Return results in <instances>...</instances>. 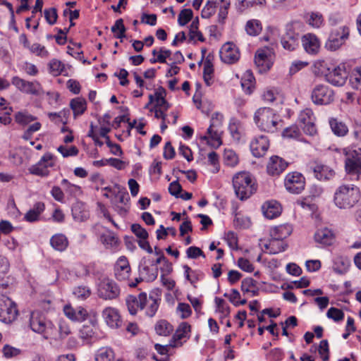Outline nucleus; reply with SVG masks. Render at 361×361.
<instances>
[{"label":"nucleus","mask_w":361,"mask_h":361,"mask_svg":"<svg viewBox=\"0 0 361 361\" xmlns=\"http://www.w3.org/2000/svg\"><path fill=\"white\" fill-rule=\"evenodd\" d=\"M361 199L360 188L353 183H342L334 190L333 203L341 210L354 209Z\"/></svg>","instance_id":"nucleus-1"},{"label":"nucleus","mask_w":361,"mask_h":361,"mask_svg":"<svg viewBox=\"0 0 361 361\" xmlns=\"http://www.w3.org/2000/svg\"><path fill=\"white\" fill-rule=\"evenodd\" d=\"M254 121L262 131L274 133L278 130L281 119L274 110L263 107L255 113Z\"/></svg>","instance_id":"nucleus-2"},{"label":"nucleus","mask_w":361,"mask_h":361,"mask_svg":"<svg viewBox=\"0 0 361 361\" xmlns=\"http://www.w3.org/2000/svg\"><path fill=\"white\" fill-rule=\"evenodd\" d=\"M233 185L235 195L241 200H247L257 190L255 180L247 172L235 174L233 178Z\"/></svg>","instance_id":"nucleus-3"},{"label":"nucleus","mask_w":361,"mask_h":361,"mask_svg":"<svg viewBox=\"0 0 361 361\" xmlns=\"http://www.w3.org/2000/svg\"><path fill=\"white\" fill-rule=\"evenodd\" d=\"M301 25L299 21H291L286 25L285 32L281 38V44L284 49L292 51L298 47L300 40L298 30Z\"/></svg>","instance_id":"nucleus-4"},{"label":"nucleus","mask_w":361,"mask_h":361,"mask_svg":"<svg viewBox=\"0 0 361 361\" xmlns=\"http://www.w3.org/2000/svg\"><path fill=\"white\" fill-rule=\"evenodd\" d=\"M349 36L350 28L347 24L341 25L338 27H332L324 47L329 51H336L345 43Z\"/></svg>","instance_id":"nucleus-5"},{"label":"nucleus","mask_w":361,"mask_h":361,"mask_svg":"<svg viewBox=\"0 0 361 361\" xmlns=\"http://www.w3.org/2000/svg\"><path fill=\"white\" fill-rule=\"evenodd\" d=\"M30 326L33 331L42 334L45 339H48L52 335L54 329L52 322L37 311L32 312Z\"/></svg>","instance_id":"nucleus-6"},{"label":"nucleus","mask_w":361,"mask_h":361,"mask_svg":"<svg viewBox=\"0 0 361 361\" xmlns=\"http://www.w3.org/2000/svg\"><path fill=\"white\" fill-rule=\"evenodd\" d=\"M343 153L345 156V169L347 173L356 175L358 179L361 174V149L345 148Z\"/></svg>","instance_id":"nucleus-7"},{"label":"nucleus","mask_w":361,"mask_h":361,"mask_svg":"<svg viewBox=\"0 0 361 361\" xmlns=\"http://www.w3.org/2000/svg\"><path fill=\"white\" fill-rule=\"evenodd\" d=\"M334 92L328 85H316L311 92V100L316 105H328L334 100Z\"/></svg>","instance_id":"nucleus-8"},{"label":"nucleus","mask_w":361,"mask_h":361,"mask_svg":"<svg viewBox=\"0 0 361 361\" xmlns=\"http://www.w3.org/2000/svg\"><path fill=\"white\" fill-rule=\"evenodd\" d=\"M161 263V259L144 257L139 264L140 276L147 281H154L158 276L157 264Z\"/></svg>","instance_id":"nucleus-9"},{"label":"nucleus","mask_w":361,"mask_h":361,"mask_svg":"<svg viewBox=\"0 0 361 361\" xmlns=\"http://www.w3.org/2000/svg\"><path fill=\"white\" fill-rule=\"evenodd\" d=\"M18 313L16 303L9 298L1 295L0 297V321L6 324L11 323L16 319Z\"/></svg>","instance_id":"nucleus-10"},{"label":"nucleus","mask_w":361,"mask_h":361,"mask_svg":"<svg viewBox=\"0 0 361 361\" xmlns=\"http://www.w3.org/2000/svg\"><path fill=\"white\" fill-rule=\"evenodd\" d=\"M224 116L219 112H215L212 115L210 125L207 129V135L202 137V139L208 140L210 139L214 141V145H220L221 142V130L220 128L222 125Z\"/></svg>","instance_id":"nucleus-11"},{"label":"nucleus","mask_w":361,"mask_h":361,"mask_svg":"<svg viewBox=\"0 0 361 361\" xmlns=\"http://www.w3.org/2000/svg\"><path fill=\"white\" fill-rule=\"evenodd\" d=\"M274 51L272 48L264 47L257 49L255 56V63L259 72L269 71L273 65Z\"/></svg>","instance_id":"nucleus-12"},{"label":"nucleus","mask_w":361,"mask_h":361,"mask_svg":"<svg viewBox=\"0 0 361 361\" xmlns=\"http://www.w3.org/2000/svg\"><path fill=\"white\" fill-rule=\"evenodd\" d=\"M284 186L289 192L299 194L305 189V178L301 173L290 172L285 177Z\"/></svg>","instance_id":"nucleus-13"},{"label":"nucleus","mask_w":361,"mask_h":361,"mask_svg":"<svg viewBox=\"0 0 361 361\" xmlns=\"http://www.w3.org/2000/svg\"><path fill=\"white\" fill-rule=\"evenodd\" d=\"M55 165L54 156L49 153H45L40 160L36 164L32 165L29 171L31 174L47 177L49 175V168L53 167Z\"/></svg>","instance_id":"nucleus-14"},{"label":"nucleus","mask_w":361,"mask_h":361,"mask_svg":"<svg viewBox=\"0 0 361 361\" xmlns=\"http://www.w3.org/2000/svg\"><path fill=\"white\" fill-rule=\"evenodd\" d=\"M298 121L306 135L314 136L317 134V130L315 125L316 118L311 109L306 108L301 111L298 116Z\"/></svg>","instance_id":"nucleus-15"},{"label":"nucleus","mask_w":361,"mask_h":361,"mask_svg":"<svg viewBox=\"0 0 361 361\" xmlns=\"http://www.w3.org/2000/svg\"><path fill=\"white\" fill-rule=\"evenodd\" d=\"M11 82L20 92L27 94L37 96L43 92L41 84L37 80L30 82L18 76H14Z\"/></svg>","instance_id":"nucleus-16"},{"label":"nucleus","mask_w":361,"mask_h":361,"mask_svg":"<svg viewBox=\"0 0 361 361\" xmlns=\"http://www.w3.org/2000/svg\"><path fill=\"white\" fill-rule=\"evenodd\" d=\"M348 78V73L346 71L345 65L341 63L337 66H332L326 78L329 83L336 87L343 86Z\"/></svg>","instance_id":"nucleus-17"},{"label":"nucleus","mask_w":361,"mask_h":361,"mask_svg":"<svg viewBox=\"0 0 361 361\" xmlns=\"http://www.w3.org/2000/svg\"><path fill=\"white\" fill-rule=\"evenodd\" d=\"M120 294V288L117 284L109 279L102 280L99 284L98 295L104 300H113Z\"/></svg>","instance_id":"nucleus-18"},{"label":"nucleus","mask_w":361,"mask_h":361,"mask_svg":"<svg viewBox=\"0 0 361 361\" xmlns=\"http://www.w3.org/2000/svg\"><path fill=\"white\" fill-rule=\"evenodd\" d=\"M220 58L225 63H234L240 59V51L238 47L233 42H226L221 48Z\"/></svg>","instance_id":"nucleus-19"},{"label":"nucleus","mask_w":361,"mask_h":361,"mask_svg":"<svg viewBox=\"0 0 361 361\" xmlns=\"http://www.w3.org/2000/svg\"><path fill=\"white\" fill-rule=\"evenodd\" d=\"M269 147V140L267 136L260 135L252 138L250 148L252 155L255 157H262Z\"/></svg>","instance_id":"nucleus-20"},{"label":"nucleus","mask_w":361,"mask_h":361,"mask_svg":"<svg viewBox=\"0 0 361 361\" xmlns=\"http://www.w3.org/2000/svg\"><path fill=\"white\" fill-rule=\"evenodd\" d=\"M335 239L336 235L334 231L326 226L318 228L314 235L315 243L322 247L333 245Z\"/></svg>","instance_id":"nucleus-21"},{"label":"nucleus","mask_w":361,"mask_h":361,"mask_svg":"<svg viewBox=\"0 0 361 361\" xmlns=\"http://www.w3.org/2000/svg\"><path fill=\"white\" fill-rule=\"evenodd\" d=\"M161 302V294L159 290L151 292L143 304V310L147 317H153L157 312Z\"/></svg>","instance_id":"nucleus-22"},{"label":"nucleus","mask_w":361,"mask_h":361,"mask_svg":"<svg viewBox=\"0 0 361 361\" xmlns=\"http://www.w3.org/2000/svg\"><path fill=\"white\" fill-rule=\"evenodd\" d=\"M288 166V163L283 158L274 155L269 158L267 165V171L269 175L278 176L283 173Z\"/></svg>","instance_id":"nucleus-23"},{"label":"nucleus","mask_w":361,"mask_h":361,"mask_svg":"<svg viewBox=\"0 0 361 361\" xmlns=\"http://www.w3.org/2000/svg\"><path fill=\"white\" fill-rule=\"evenodd\" d=\"M301 42L305 51L311 55L319 53L321 43L317 36L312 33H307L301 37Z\"/></svg>","instance_id":"nucleus-24"},{"label":"nucleus","mask_w":361,"mask_h":361,"mask_svg":"<svg viewBox=\"0 0 361 361\" xmlns=\"http://www.w3.org/2000/svg\"><path fill=\"white\" fill-rule=\"evenodd\" d=\"M145 301L146 293H140L137 295H128L126 298V304L130 314L135 315L138 310H142L143 304Z\"/></svg>","instance_id":"nucleus-25"},{"label":"nucleus","mask_w":361,"mask_h":361,"mask_svg":"<svg viewBox=\"0 0 361 361\" xmlns=\"http://www.w3.org/2000/svg\"><path fill=\"white\" fill-rule=\"evenodd\" d=\"M102 317L106 324L112 329H117L122 324L119 312L114 307H108L104 309Z\"/></svg>","instance_id":"nucleus-26"},{"label":"nucleus","mask_w":361,"mask_h":361,"mask_svg":"<svg viewBox=\"0 0 361 361\" xmlns=\"http://www.w3.org/2000/svg\"><path fill=\"white\" fill-rule=\"evenodd\" d=\"M191 326L187 322H182L176 329L172 340L170 341V345L172 348L180 347L183 345L182 339H188L190 337Z\"/></svg>","instance_id":"nucleus-27"},{"label":"nucleus","mask_w":361,"mask_h":361,"mask_svg":"<svg viewBox=\"0 0 361 361\" xmlns=\"http://www.w3.org/2000/svg\"><path fill=\"white\" fill-rule=\"evenodd\" d=\"M130 267L128 259L124 257H120L114 267V274L118 281H126L130 276Z\"/></svg>","instance_id":"nucleus-28"},{"label":"nucleus","mask_w":361,"mask_h":361,"mask_svg":"<svg viewBox=\"0 0 361 361\" xmlns=\"http://www.w3.org/2000/svg\"><path fill=\"white\" fill-rule=\"evenodd\" d=\"M310 169L319 180H329L335 176V171L331 167L322 164H315L311 166Z\"/></svg>","instance_id":"nucleus-29"},{"label":"nucleus","mask_w":361,"mask_h":361,"mask_svg":"<svg viewBox=\"0 0 361 361\" xmlns=\"http://www.w3.org/2000/svg\"><path fill=\"white\" fill-rule=\"evenodd\" d=\"M63 312L71 320L80 322L85 321L88 315L85 308L79 307L77 309H74L69 305L64 306Z\"/></svg>","instance_id":"nucleus-30"},{"label":"nucleus","mask_w":361,"mask_h":361,"mask_svg":"<svg viewBox=\"0 0 361 361\" xmlns=\"http://www.w3.org/2000/svg\"><path fill=\"white\" fill-rule=\"evenodd\" d=\"M264 216L272 219L279 216L282 211L280 203L276 200H270L264 202L262 207Z\"/></svg>","instance_id":"nucleus-31"},{"label":"nucleus","mask_w":361,"mask_h":361,"mask_svg":"<svg viewBox=\"0 0 361 361\" xmlns=\"http://www.w3.org/2000/svg\"><path fill=\"white\" fill-rule=\"evenodd\" d=\"M263 247L267 252L270 255H276L284 251L286 247V243L276 238L271 237L267 243L263 245Z\"/></svg>","instance_id":"nucleus-32"},{"label":"nucleus","mask_w":361,"mask_h":361,"mask_svg":"<svg viewBox=\"0 0 361 361\" xmlns=\"http://www.w3.org/2000/svg\"><path fill=\"white\" fill-rule=\"evenodd\" d=\"M350 266V260L348 257L343 255L334 257L332 266L334 272L339 274H344L348 271Z\"/></svg>","instance_id":"nucleus-33"},{"label":"nucleus","mask_w":361,"mask_h":361,"mask_svg":"<svg viewBox=\"0 0 361 361\" xmlns=\"http://www.w3.org/2000/svg\"><path fill=\"white\" fill-rule=\"evenodd\" d=\"M183 269L185 279L188 281L193 287L196 288V283L204 278V273L200 269L193 270L187 264H184Z\"/></svg>","instance_id":"nucleus-34"},{"label":"nucleus","mask_w":361,"mask_h":361,"mask_svg":"<svg viewBox=\"0 0 361 361\" xmlns=\"http://www.w3.org/2000/svg\"><path fill=\"white\" fill-rule=\"evenodd\" d=\"M99 240L106 249H115L119 244L118 237L110 230H106L103 232L99 235Z\"/></svg>","instance_id":"nucleus-35"},{"label":"nucleus","mask_w":361,"mask_h":361,"mask_svg":"<svg viewBox=\"0 0 361 361\" xmlns=\"http://www.w3.org/2000/svg\"><path fill=\"white\" fill-rule=\"evenodd\" d=\"M292 231L291 225L288 224H281L271 228L270 236L283 240L291 234Z\"/></svg>","instance_id":"nucleus-36"},{"label":"nucleus","mask_w":361,"mask_h":361,"mask_svg":"<svg viewBox=\"0 0 361 361\" xmlns=\"http://www.w3.org/2000/svg\"><path fill=\"white\" fill-rule=\"evenodd\" d=\"M68 240L67 237L62 233H57L50 238V245L56 251L63 252L68 247Z\"/></svg>","instance_id":"nucleus-37"},{"label":"nucleus","mask_w":361,"mask_h":361,"mask_svg":"<svg viewBox=\"0 0 361 361\" xmlns=\"http://www.w3.org/2000/svg\"><path fill=\"white\" fill-rule=\"evenodd\" d=\"M45 205L42 202H36L24 216V219L27 222H35L39 219L40 214L44 212Z\"/></svg>","instance_id":"nucleus-38"},{"label":"nucleus","mask_w":361,"mask_h":361,"mask_svg":"<svg viewBox=\"0 0 361 361\" xmlns=\"http://www.w3.org/2000/svg\"><path fill=\"white\" fill-rule=\"evenodd\" d=\"M266 4V0H237L235 8L239 13H243L247 9L254 6L263 7Z\"/></svg>","instance_id":"nucleus-39"},{"label":"nucleus","mask_w":361,"mask_h":361,"mask_svg":"<svg viewBox=\"0 0 361 361\" xmlns=\"http://www.w3.org/2000/svg\"><path fill=\"white\" fill-rule=\"evenodd\" d=\"M255 79L250 71H247L241 79V86L245 93L250 94L255 89Z\"/></svg>","instance_id":"nucleus-40"},{"label":"nucleus","mask_w":361,"mask_h":361,"mask_svg":"<svg viewBox=\"0 0 361 361\" xmlns=\"http://www.w3.org/2000/svg\"><path fill=\"white\" fill-rule=\"evenodd\" d=\"M257 282L251 277L244 279L241 282V290L244 293L255 296L258 294Z\"/></svg>","instance_id":"nucleus-41"},{"label":"nucleus","mask_w":361,"mask_h":361,"mask_svg":"<svg viewBox=\"0 0 361 361\" xmlns=\"http://www.w3.org/2000/svg\"><path fill=\"white\" fill-rule=\"evenodd\" d=\"M70 106L73 111L74 117L82 115L87 109V103L85 99L76 97L71 99Z\"/></svg>","instance_id":"nucleus-42"},{"label":"nucleus","mask_w":361,"mask_h":361,"mask_svg":"<svg viewBox=\"0 0 361 361\" xmlns=\"http://www.w3.org/2000/svg\"><path fill=\"white\" fill-rule=\"evenodd\" d=\"M245 30L250 36H257L262 30V25L260 20L251 19L247 21Z\"/></svg>","instance_id":"nucleus-43"},{"label":"nucleus","mask_w":361,"mask_h":361,"mask_svg":"<svg viewBox=\"0 0 361 361\" xmlns=\"http://www.w3.org/2000/svg\"><path fill=\"white\" fill-rule=\"evenodd\" d=\"M329 123L333 133L337 136L343 137L348 133V126L342 121L332 118Z\"/></svg>","instance_id":"nucleus-44"},{"label":"nucleus","mask_w":361,"mask_h":361,"mask_svg":"<svg viewBox=\"0 0 361 361\" xmlns=\"http://www.w3.org/2000/svg\"><path fill=\"white\" fill-rule=\"evenodd\" d=\"M115 353L110 347H102L99 348L95 355L96 361H114Z\"/></svg>","instance_id":"nucleus-45"},{"label":"nucleus","mask_w":361,"mask_h":361,"mask_svg":"<svg viewBox=\"0 0 361 361\" xmlns=\"http://www.w3.org/2000/svg\"><path fill=\"white\" fill-rule=\"evenodd\" d=\"M331 66L327 62L323 60H319L314 62L313 65V72L314 75L318 76H324L326 78V75L329 74Z\"/></svg>","instance_id":"nucleus-46"},{"label":"nucleus","mask_w":361,"mask_h":361,"mask_svg":"<svg viewBox=\"0 0 361 361\" xmlns=\"http://www.w3.org/2000/svg\"><path fill=\"white\" fill-rule=\"evenodd\" d=\"M209 56L207 57L204 63L203 68V78L205 84L207 86H210L213 83L214 76V68L213 64L209 59Z\"/></svg>","instance_id":"nucleus-47"},{"label":"nucleus","mask_w":361,"mask_h":361,"mask_svg":"<svg viewBox=\"0 0 361 361\" xmlns=\"http://www.w3.org/2000/svg\"><path fill=\"white\" fill-rule=\"evenodd\" d=\"M307 23L314 28H319L323 26L324 20L319 12H311L308 14Z\"/></svg>","instance_id":"nucleus-48"},{"label":"nucleus","mask_w":361,"mask_h":361,"mask_svg":"<svg viewBox=\"0 0 361 361\" xmlns=\"http://www.w3.org/2000/svg\"><path fill=\"white\" fill-rule=\"evenodd\" d=\"M91 290L87 286H78L73 288V294L80 300H85L91 295Z\"/></svg>","instance_id":"nucleus-49"},{"label":"nucleus","mask_w":361,"mask_h":361,"mask_svg":"<svg viewBox=\"0 0 361 361\" xmlns=\"http://www.w3.org/2000/svg\"><path fill=\"white\" fill-rule=\"evenodd\" d=\"M224 162L226 166L234 167L239 162L238 157L234 151L226 149L224 153Z\"/></svg>","instance_id":"nucleus-50"},{"label":"nucleus","mask_w":361,"mask_h":361,"mask_svg":"<svg viewBox=\"0 0 361 361\" xmlns=\"http://www.w3.org/2000/svg\"><path fill=\"white\" fill-rule=\"evenodd\" d=\"M35 120L36 117L30 114L27 111H18L15 115L16 122L23 126H26Z\"/></svg>","instance_id":"nucleus-51"},{"label":"nucleus","mask_w":361,"mask_h":361,"mask_svg":"<svg viewBox=\"0 0 361 361\" xmlns=\"http://www.w3.org/2000/svg\"><path fill=\"white\" fill-rule=\"evenodd\" d=\"M199 20L196 18L192 20L190 25L189 36L191 40L197 39L200 42H204V38L202 34L198 30Z\"/></svg>","instance_id":"nucleus-52"},{"label":"nucleus","mask_w":361,"mask_h":361,"mask_svg":"<svg viewBox=\"0 0 361 361\" xmlns=\"http://www.w3.org/2000/svg\"><path fill=\"white\" fill-rule=\"evenodd\" d=\"M172 330V326L166 320H160L155 325V331L160 336H168Z\"/></svg>","instance_id":"nucleus-53"},{"label":"nucleus","mask_w":361,"mask_h":361,"mask_svg":"<svg viewBox=\"0 0 361 361\" xmlns=\"http://www.w3.org/2000/svg\"><path fill=\"white\" fill-rule=\"evenodd\" d=\"M30 51L41 58L47 59L49 57V51L44 46L39 43L32 44L28 49Z\"/></svg>","instance_id":"nucleus-54"},{"label":"nucleus","mask_w":361,"mask_h":361,"mask_svg":"<svg viewBox=\"0 0 361 361\" xmlns=\"http://www.w3.org/2000/svg\"><path fill=\"white\" fill-rule=\"evenodd\" d=\"M111 31L115 34V37L118 39L125 37L126 27L121 18L116 20L114 25L111 27Z\"/></svg>","instance_id":"nucleus-55"},{"label":"nucleus","mask_w":361,"mask_h":361,"mask_svg":"<svg viewBox=\"0 0 361 361\" xmlns=\"http://www.w3.org/2000/svg\"><path fill=\"white\" fill-rule=\"evenodd\" d=\"M300 130L296 125H293L285 128L282 133L283 137L290 139H297L300 136Z\"/></svg>","instance_id":"nucleus-56"},{"label":"nucleus","mask_w":361,"mask_h":361,"mask_svg":"<svg viewBox=\"0 0 361 361\" xmlns=\"http://www.w3.org/2000/svg\"><path fill=\"white\" fill-rule=\"evenodd\" d=\"M50 73L54 75H61L64 70V65L57 59H52L49 63Z\"/></svg>","instance_id":"nucleus-57"},{"label":"nucleus","mask_w":361,"mask_h":361,"mask_svg":"<svg viewBox=\"0 0 361 361\" xmlns=\"http://www.w3.org/2000/svg\"><path fill=\"white\" fill-rule=\"evenodd\" d=\"M193 16L192 11L190 8L183 9L179 15L178 18V24L180 26L185 25L188 22L190 21Z\"/></svg>","instance_id":"nucleus-58"},{"label":"nucleus","mask_w":361,"mask_h":361,"mask_svg":"<svg viewBox=\"0 0 361 361\" xmlns=\"http://www.w3.org/2000/svg\"><path fill=\"white\" fill-rule=\"evenodd\" d=\"M328 318L333 319L334 322H338L343 319L344 312L338 308L331 307L326 312Z\"/></svg>","instance_id":"nucleus-59"},{"label":"nucleus","mask_w":361,"mask_h":361,"mask_svg":"<svg viewBox=\"0 0 361 361\" xmlns=\"http://www.w3.org/2000/svg\"><path fill=\"white\" fill-rule=\"evenodd\" d=\"M319 354L323 361H327L329 359V348L327 340H322L320 341L319 349Z\"/></svg>","instance_id":"nucleus-60"},{"label":"nucleus","mask_w":361,"mask_h":361,"mask_svg":"<svg viewBox=\"0 0 361 361\" xmlns=\"http://www.w3.org/2000/svg\"><path fill=\"white\" fill-rule=\"evenodd\" d=\"M44 18L49 25H54L56 23L58 15L56 8L52 7L47 8L44 11Z\"/></svg>","instance_id":"nucleus-61"},{"label":"nucleus","mask_w":361,"mask_h":361,"mask_svg":"<svg viewBox=\"0 0 361 361\" xmlns=\"http://www.w3.org/2000/svg\"><path fill=\"white\" fill-rule=\"evenodd\" d=\"M57 150L62 154L63 157H74L78 155L79 150L75 146H71L68 148L66 146L61 145Z\"/></svg>","instance_id":"nucleus-62"},{"label":"nucleus","mask_w":361,"mask_h":361,"mask_svg":"<svg viewBox=\"0 0 361 361\" xmlns=\"http://www.w3.org/2000/svg\"><path fill=\"white\" fill-rule=\"evenodd\" d=\"M131 231L140 240H146L148 238L147 231L138 224H132Z\"/></svg>","instance_id":"nucleus-63"},{"label":"nucleus","mask_w":361,"mask_h":361,"mask_svg":"<svg viewBox=\"0 0 361 361\" xmlns=\"http://www.w3.org/2000/svg\"><path fill=\"white\" fill-rule=\"evenodd\" d=\"M61 185L65 191L71 195H75L80 191V188L78 185L71 183L67 179L62 180Z\"/></svg>","instance_id":"nucleus-64"}]
</instances>
